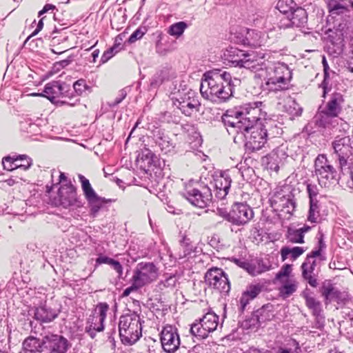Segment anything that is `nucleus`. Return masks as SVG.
<instances>
[{"label": "nucleus", "instance_id": "obj_1", "mask_svg": "<svg viewBox=\"0 0 353 353\" xmlns=\"http://www.w3.org/2000/svg\"><path fill=\"white\" fill-rule=\"evenodd\" d=\"M203 77L200 86L203 98L214 103H222L232 96L229 72L216 69L206 72Z\"/></svg>", "mask_w": 353, "mask_h": 353}, {"label": "nucleus", "instance_id": "obj_2", "mask_svg": "<svg viewBox=\"0 0 353 353\" xmlns=\"http://www.w3.org/2000/svg\"><path fill=\"white\" fill-rule=\"evenodd\" d=\"M119 332L121 343L125 345L135 344L142 336V326L139 315L126 314L119 318Z\"/></svg>", "mask_w": 353, "mask_h": 353}, {"label": "nucleus", "instance_id": "obj_3", "mask_svg": "<svg viewBox=\"0 0 353 353\" xmlns=\"http://www.w3.org/2000/svg\"><path fill=\"white\" fill-rule=\"evenodd\" d=\"M344 103L343 96L339 92H334L326 102L320 113L319 125L324 128H333L338 124L337 118L342 112Z\"/></svg>", "mask_w": 353, "mask_h": 353}, {"label": "nucleus", "instance_id": "obj_4", "mask_svg": "<svg viewBox=\"0 0 353 353\" xmlns=\"http://www.w3.org/2000/svg\"><path fill=\"white\" fill-rule=\"evenodd\" d=\"M275 279L279 284V296L286 299L294 294L298 290L299 282L292 274V265L284 264L275 276Z\"/></svg>", "mask_w": 353, "mask_h": 353}, {"label": "nucleus", "instance_id": "obj_5", "mask_svg": "<svg viewBox=\"0 0 353 353\" xmlns=\"http://www.w3.org/2000/svg\"><path fill=\"white\" fill-rule=\"evenodd\" d=\"M292 72L285 64H278L268 74L265 84L270 90L283 91L289 88Z\"/></svg>", "mask_w": 353, "mask_h": 353}, {"label": "nucleus", "instance_id": "obj_6", "mask_svg": "<svg viewBox=\"0 0 353 353\" xmlns=\"http://www.w3.org/2000/svg\"><path fill=\"white\" fill-rule=\"evenodd\" d=\"M314 172L321 187H329L336 179L337 171L325 154H319L316 158Z\"/></svg>", "mask_w": 353, "mask_h": 353}, {"label": "nucleus", "instance_id": "obj_7", "mask_svg": "<svg viewBox=\"0 0 353 353\" xmlns=\"http://www.w3.org/2000/svg\"><path fill=\"white\" fill-rule=\"evenodd\" d=\"M159 276V268L154 263L142 261L136 265L131 278L142 288L156 281Z\"/></svg>", "mask_w": 353, "mask_h": 353}, {"label": "nucleus", "instance_id": "obj_8", "mask_svg": "<svg viewBox=\"0 0 353 353\" xmlns=\"http://www.w3.org/2000/svg\"><path fill=\"white\" fill-rule=\"evenodd\" d=\"M219 324V317L214 312H209L199 320H196L190 327L192 335L200 339L207 338L210 333L214 332Z\"/></svg>", "mask_w": 353, "mask_h": 353}, {"label": "nucleus", "instance_id": "obj_9", "mask_svg": "<svg viewBox=\"0 0 353 353\" xmlns=\"http://www.w3.org/2000/svg\"><path fill=\"white\" fill-rule=\"evenodd\" d=\"M159 339L162 349L166 353H174L181 345V339L176 327L166 325L163 327Z\"/></svg>", "mask_w": 353, "mask_h": 353}, {"label": "nucleus", "instance_id": "obj_10", "mask_svg": "<svg viewBox=\"0 0 353 353\" xmlns=\"http://www.w3.org/2000/svg\"><path fill=\"white\" fill-rule=\"evenodd\" d=\"M205 282L220 292L228 293L230 284L227 274L219 268L212 267L205 274Z\"/></svg>", "mask_w": 353, "mask_h": 353}, {"label": "nucleus", "instance_id": "obj_11", "mask_svg": "<svg viewBox=\"0 0 353 353\" xmlns=\"http://www.w3.org/2000/svg\"><path fill=\"white\" fill-rule=\"evenodd\" d=\"M182 196L192 205L199 208L207 207L212 199V194L208 188H204L203 191H201L191 185H186Z\"/></svg>", "mask_w": 353, "mask_h": 353}, {"label": "nucleus", "instance_id": "obj_12", "mask_svg": "<svg viewBox=\"0 0 353 353\" xmlns=\"http://www.w3.org/2000/svg\"><path fill=\"white\" fill-rule=\"evenodd\" d=\"M221 119L229 133H244L246 127L243 123L241 109H229L222 115Z\"/></svg>", "mask_w": 353, "mask_h": 353}, {"label": "nucleus", "instance_id": "obj_13", "mask_svg": "<svg viewBox=\"0 0 353 353\" xmlns=\"http://www.w3.org/2000/svg\"><path fill=\"white\" fill-rule=\"evenodd\" d=\"M262 104V102L257 101L250 103L240 108L246 131L253 126L262 125L261 121L263 115Z\"/></svg>", "mask_w": 353, "mask_h": 353}, {"label": "nucleus", "instance_id": "obj_14", "mask_svg": "<svg viewBox=\"0 0 353 353\" xmlns=\"http://www.w3.org/2000/svg\"><path fill=\"white\" fill-rule=\"evenodd\" d=\"M319 290L325 305L332 302H336L338 304L344 303L349 299L348 293L346 291L339 290L330 280L325 281Z\"/></svg>", "mask_w": 353, "mask_h": 353}, {"label": "nucleus", "instance_id": "obj_15", "mask_svg": "<svg viewBox=\"0 0 353 353\" xmlns=\"http://www.w3.org/2000/svg\"><path fill=\"white\" fill-rule=\"evenodd\" d=\"M243 134L248 139L246 145L252 151L259 150L267 142V130L263 124L253 126Z\"/></svg>", "mask_w": 353, "mask_h": 353}, {"label": "nucleus", "instance_id": "obj_16", "mask_svg": "<svg viewBox=\"0 0 353 353\" xmlns=\"http://www.w3.org/2000/svg\"><path fill=\"white\" fill-rule=\"evenodd\" d=\"M270 205L275 211H285L286 213H291L295 208V203L283 188H279L273 193L270 199Z\"/></svg>", "mask_w": 353, "mask_h": 353}, {"label": "nucleus", "instance_id": "obj_17", "mask_svg": "<svg viewBox=\"0 0 353 353\" xmlns=\"http://www.w3.org/2000/svg\"><path fill=\"white\" fill-rule=\"evenodd\" d=\"M44 353H66L70 343L62 335L48 333L43 336Z\"/></svg>", "mask_w": 353, "mask_h": 353}, {"label": "nucleus", "instance_id": "obj_18", "mask_svg": "<svg viewBox=\"0 0 353 353\" xmlns=\"http://www.w3.org/2000/svg\"><path fill=\"white\" fill-rule=\"evenodd\" d=\"M252 209L246 203H236L230 210V223L235 225H244L254 217Z\"/></svg>", "mask_w": 353, "mask_h": 353}, {"label": "nucleus", "instance_id": "obj_19", "mask_svg": "<svg viewBox=\"0 0 353 353\" xmlns=\"http://www.w3.org/2000/svg\"><path fill=\"white\" fill-rule=\"evenodd\" d=\"M265 56L263 52L249 51L244 52L241 68H245L252 71H257L265 65Z\"/></svg>", "mask_w": 353, "mask_h": 353}, {"label": "nucleus", "instance_id": "obj_20", "mask_svg": "<svg viewBox=\"0 0 353 353\" xmlns=\"http://www.w3.org/2000/svg\"><path fill=\"white\" fill-rule=\"evenodd\" d=\"M60 205L67 208L74 205L77 201V188L72 184L63 185L58 190Z\"/></svg>", "mask_w": 353, "mask_h": 353}, {"label": "nucleus", "instance_id": "obj_21", "mask_svg": "<svg viewBox=\"0 0 353 353\" xmlns=\"http://www.w3.org/2000/svg\"><path fill=\"white\" fill-rule=\"evenodd\" d=\"M63 88L59 81H52L46 84L43 90V96L52 103L58 105L59 98L63 97Z\"/></svg>", "mask_w": 353, "mask_h": 353}, {"label": "nucleus", "instance_id": "obj_22", "mask_svg": "<svg viewBox=\"0 0 353 353\" xmlns=\"http://www.w3.org/2000/svg\"><path fill=\"white\" fill-rule=\"evenodd\" d=\"M334 153L339 155L352 156L353 148L349 136L336 137L332 143Z\"/></svg>", "mask_w": 353, "mask_h": 353}, {"label": "nucleus", "instance_id": "obj_23", "mask_svg": "<svg viewBox=\"0 0 353 353\" xmlns=\"http://www.w3.org/2000/svg\"><path fill=\"white\" fill-rule=\"evenodd\" d=\"M286 19L288 21L284 24L286 27H301L307 23V14L306 10L301 7L293 8Z\"/></svg>", "mask_w": 353, "mask_h": 353}, {"label": "nucleus", "instance_id": "obj_24", "mask_svg": "<svg viewBox=\"0 0 353 353\" xmlns=\"http://www.w3.org/2000/svg\"><path fill=\"white\" fill-rule=\"evenodd\" d=\"M263 286L258 284L249 285L240 298V307L244 310L249 303L254 299L262 291Z\"/></svg>", "mask_w": 353, "mask_h": 353}, {"label": "nucleus", "instance_id": "obj_25", "mask_svg": "<svg viewBox=\"0 0 353 353\" xmlns=\"http://www.w3.org/2000/svg\"><path fill=\"white\" fill-rule=\"evenodd\" d=\"M268 36L263 32L256 30H247L243 44L252 47H260L266 42Z\"/></svg>", "mask_w": 353, "mask_h": 353}, {"label": "nucleus", "instance_id": "obj_26", "mask_svg": "<svg viewBox=\"0 0 353 353\" xmlns=\"http://www.w3.org/2000/svg\"><path fill=\"white\" fill-rule=\"evenodd\" d=\"M44 353L43 337L39 339L34 336H28L23 343L21 353Z\"/></svg>", "mask_w": 353, "mask_h": 353}, {"label": "nucleus", "instance_id": "obj_27", "mask_svg": "<svg viewBox=\"0 0 353 353\" xmlns=\"http://www.w3.org/2000/svg\"><path fill=\"white\" fill-rule=\"evenodd\" d=\"M241 267L244 269L249 274L255 276L269 270L262 260H256L251 262L244 261L241 263Z\"/></svg>", "mask_w": 353, "mask_h": 353}, {"label": "nucleus", "instance_id": "obj_28", "mask_svg": "<svg viewBox=\"0 0 353 353\" xmlns=\"http://www.w3.org/2000/svg\"><path fill=\"white\" fill-rule=\"evenodd\" d=\"M306 249L303 247H290L283 246L280 250L281 259L282 261H285L288 259L292 261L296 260L300 256H301Z\"/></svg>", "mask_w": 353, "mask_h": 353}, {"label": "nucleus", "instance_id": "obj_29", "mask_svg": "<svg viewBox=\"0 0 353 353\" xmlns=\"http://www.w3.org/2000/svg\"><path fill=\"white\" fill-rule=\"evenodd\" d=\"M57 313L46 306L39 307L35 310L34 318L43 323H49L57 317Z\"/></svg>", "mask_w": 353, "mask_h": 353}, {"label": "nucleus", "instance_id": "obj_30", "mask_svg": "<svg viewBox=\"0 0 353 353\" xmlns=\"http://www.w3.org/2000/svg\"><path fill=\"white\" fill-rule=\"evenodd\" d=\"M302 296L305 299L306 307L311 310L312 315L315 316H319L322 312V305L320 301L305 292H303Z\"/></svg>", "mask_w": 353, "mask_h": 353}, {"label": "nucleus", "instance_id": "obj_31", "mask_svg": "<svg viewBox=\"0 0 353 353\" xmlns=\"http://www.w3.org/2000/svg\"><path fill=\"white\" fill-rule=\"evenodd\" d=\"M87 323L88 325L86 326L85 331L92 338L94 336L96 332H101L104 329L103 322L94 314L90 316Z\"/></svg>", "mask_w": 353, "mask_h": 353}, {"label": "nucleus", "instance_id": "obj_32", "mask_svg": "<svg viewBox=\"0 0 353 353\" xmlns=\"http://www.w3.org/2000/svg\"><path fill=\"white\" fill-rule=\"evenodd\" d=\"M154 137L156 142L161 148V150L165 152L170 151L171 148H174L173 142L170 139L168 135L162 130L156 131Z\"/></svg>", "mask_w": 353, "mask_h": 353}, {"label": "nucleus", "instance_id": "obj_33", "mask_svg": "<svg viewBox=\"0 0 353 353\" xmlns=\"http://www.w3.org/2000/svg\"><path fill=\"white\" fill-rule=\"evenodd\" d=\"M96 263L98 265L108 264L110 265L118 274V276L121 277L123 274V266L119 261L114 260L106 256L100 254L96 259Z\"/></svg>", "mask_w": 353, "mask_h": 353}, {"label": "nucleus", "instance_id": "obj_34", "mask_svg": "<svg viewBox=\"0 0 353 353\" xmlns=\"http://www.w3.org/2000/svg\"><path fill=\"white\" fill-rule=\"evenodd\" d=\"M349 8H353V0H341L336 4L332 3L331 7L328 8V10L332 14L339 15L347 12Z\"/></svg>", "mask_w": 353, "mask_h": 353}, {"label": "nucleus", "instance_id": "obj_35", "mask_svg": "<svg viewBox=\"0 0 353 353\" xmlns=\"http://www.w3.org/2000/svg\"><path fill=\"white\" fill-rule=\"evenodd\" d=\"M199 103L197 100L183 101L179 103V108L187 117H191L199 111Z\"/></svg>", "mask_w": 353, "mask_h": 353}, {"label": "nucleus", "instance_id": "obj_36", "mask_svg": "<svg viewBox=\"0 0 353 353\" xmlns=\"http://www.w3.org/2000/svg\"><path fill=\"white\" fill-rule=\"evenodd\" d=\"M227 52L228 54L225 55L228 57V61L234 64L235 66L241 68L245 51L238 48H230Z\"/></svg>", "mask_w": 353, "mask_h": 353}, {"label": "nucleus", "instance_id": "obj_37", "mask_svg": "<svg viewBox=\"0 0 353 353\" xmlns=\"http://www.w3.org/2000/svg\"><path fill=\"white\" fill-rule=\"evenodd\" d=\"M92 213H97L102 205L106 203V200L97 195L95 192L89 196L85 197Z\"/></svg>", "mask_w": 353, "mask_h": 353}, {"label": "nucleus", "instance_id": "obj_38", "mask_svg": "<svg viewBox=\"0 0 353 353\" xmlns=\"http://www.w3.org/2000/svg\"><path fill=\"white\" fill-rule=\"evenodd\" d=\"M14 169L28 170L32 165L31 159L26 154L17 155L14 159Z\"/></svg>", "mask_w": 353, "mask_h": 353}, {"label": "nucleus", "instance_id": "obj_39", "mask_svg": "<svg viewBox=\"0 0 353 353\" xmlns=\"http://www.w3.org/2000/svg\"><path fill=\"white\" fill-rule=\"evenodd\" d=\"M187 28L188 25L185 22L179 21L171 25L169 27L168 33L171 36L178 38L183 34Z\"/></svg>", "mask_w": 353, "mask_h": 353}, {"label": "nucleus", "instance_id": "obj_40", "mask_svg": "<svg viewBox=\"0 0 353 353\" xmlns=\"http://www.w3.org/2000/svg\"><path fill=\"white\" fill-rule=\"evenodd\" d=\"M286 239L292 243H305L303 234L298 229H289L286 234Z\"/></svg>", "mask_w": 353, "mask_h": 353}, {"label": "nucleus", "instance_id": "obj_41", "mask_svg": "<svg viewBox=\"0 0 353 353\" xmlns=\"http://www.w3.org/2000/svg\"><path fill=\"white\" fill-rule=\"evenodd\" d=\"M319 201H310V209L308 212L307 220L311 223H316L319 216Z\"/></svg>", "mask_w": 353, "mask_h": 353}, {"label": "nucleus", "instance_id": "obj_42", "mask_svg": "<svg viewBox=\"0 0 353 353\" xmlns=\"http://www.w3.org/2000/svg\"><path fill=\"white\" fill-rule=\"evenodd\" d=\"M78 178L81 183V188H82L83 192L84 194L85 198L95 193V191L92 188V187L90 183V181L88 179H86L82 174H79Z\"/></svg>", "mask_w": 353, "mask_h": 353}, {"label": "nucleus", "instance_id": "obj_43", "mask_svg": "<svg viewBox=\"0 0 353 353\" xmlns=\"http://www.w3.org/2000/svg\"><path fill=\"white\" fill-rule=\"evenodd\" d=\"M194 252V247L191 243L183 240L179 244V258H185Z\"/></svg>", "mask_w": 353, "mask_h": 353}, {"label": "nucleus", "instance_id": "obj_44", "mask_svg": "<svg viewBox=\"0 0 353 353\" xmlns=\"http://www.w3.org/2000/svg\"><path fill=\"white\" fill-rule=\"evenodd\" d=\"M292 3V0H279L277 3L276 8L279 12L283 14L285 16V17L287 18L288 15H289L291 10L293 9V7L290 6V4Z\"/></svg>", "mask_w": 353, "mask_h": 353}, {"label": "nucleus", "instance_id": "obj_45", "mask_svg": "<svg viewBox=\"0 0 353 353\" xmlns=\"http://www.w3.org/2000/svg\"><path fill=\"white\" fill-rule=\"evenodd\" d=\"M316 266V261H313L312 263L305 261L301 265V271L303 278L314 275V271Z\"/></svg>", "mask_w": 353, "mask_h": 353}, {"label": "nucleus", "instance_id": "obj_46", "mask_svg": "<svg viewBox=\"0 0 353 353\" xmlns=\"http://www.w3.org/2000/svg\"><path fill=\"white\" fill-rule=\"evenodd\" d=\"M322 63L323 65V70H324V80L322 81V83L321 84V87L323 88L322 97L325 98V95L327 94V83L326 82V79L329 77L328 70H330V67L328 65V63H327L325 57H323Z\"/></svg>", "mask_w": 353, "mask_h": 353}, {"label": "nucleus", "instance_id": "obj_47", "mask_svg": "<svg viewBox=\"0 0 353 353\" xmlns=\"http://www.w3.org/2000/svg\"><path fill=\"white\" fill-rule=\"evenodd\" d=\"M74 92L78 96H81L88 88L86 81L83 79L76 81L73 84Z\"/></svg>", "mask_w": 353, "mask_h": 353}, {"label": "nucleus", "instance_id": "obj_48", "mask_svg": "<svg viewBox=\"0 0 353 353\" xmlns=\"http://www.w3.org/2000/svg\"><path fill=\"white\" fill-rule=\"evenodd\" d=\"M109 308V305L107 303H98L96 307V310H98V314L96 316L104 322Z\"/></svg>", "mask_w": 353, "mask_h": 353}, {"label": "nucleus", "instance_id": "obj_49", "mask_svg": "<svg viewBox=\"0 0 353 353\" xmlns=\"http://www.w3.org/2000/svg\"><path fill=\"white\" fill-rule=\"evenodd\" d=\"M14 159L15 156L5 157L2 159L3 169L8 171H12L14 169Z\"/></svg>", "mask_w": 353, "mask_h": 353}, {"label": "nucleus", "instance_id": "obj_50", "mask_svg": "<svg viewBox=\"0 0 353 353\" xmlns=\"http://www.w3.org/2000/svg\"><path fill=\"white\" fill-rule=\"evenodd\" d=\"M349 48L350 51L347 63L349 70L353 72V30L350 36Z\"/></svg>", "mask_w": 353, "mask_h": 353}, {"label": "nucleus", "instance_id": "obj_51", "mask_svg": "<svg viewBox=\"0 0 353 353\" xmlns=\"http://www.w3.org/2000/svg\"><path fill=\"white\" fill-rule=\"evenodd\" d=\"M307 192L308 193L310 201H318L316 196L319 194V189L316 185L307 184Z\"/></svg>", "mask_w": 353, "mask_h": 353}, {"label": "nucleus", "instance_id": "obj_52", "mask_svg": "<svg viewBox=\"0 0 353 353\" xmlns=\"http://www.w3.org/2000/svg\"><path fill=\"white\" fill-rule=\"evenodd\" d=\"M130 282L131 285L123 290L122 293L123 297H127L130 294V293L136 292L139 289L141 288L132 278L130 279Z\"/></svg>", "mask_w": 353, "mask_h": 353}, {"label": "nucleus", "instance_id": "obj_53", "mask_svg": "<svg viewBox=\"0 0 353 353\" xmlns=\"http://www.w3.org/2000/svg\"><path fill=\"white\" fill-rule=\"evenodd\" d=\"M145 32L141 30V28L137 29L128 38V42L129 43H133L136 42L137 40L141 39L143 35L145 34Z\"/></svg>", "mask_w": 353, "mask_h": 353}, {"label": "nucleus", "instance_id": "obj_54", "mask_svg": "<svg viewBox=\"0 0 353 353\" xmlns=\"http://www.w3.org/2000/svg\"><path fill=\"white\" fill-rule=\"evenodd\" d=\"M116 53L114 51L110 48L108 50L105 51L101 58V61L103 63H106L109 61Z\"/></svg>", "mask_w": 353, "mask_h": 353}, {"label": "nucleus", "instance_id": "obj_55", "mask_svg": "<svg viewBox=\"0 0 353 353\" xmlns=\"http://www.w3.org/2000/svg\"><path fill=\"white\" fill-rule=\"evenodd\" d=\"M337 157L339 164V167L340 168L341 172H343L344 168L347 165V159L350 158L351 156L339 155Z\"/></svg>", "mask_w": 353, "mask_h": 353}, {"label": "nucleus", "instance_id": "obj_56", "mask_svg": "<svg viewBox=\"0 0 353 353\" xmlns=\"http://www.w3.org/2000/svg\"><path fill=\"white\" fill-rule=\"evenodd\" d=\"M224 181H225V185L224 186L222 185V182H221L220 186H219V185H218V183H219L218 181L216 183V188L219 189L220 191H221V190L223 191V196L227 195V194L228 192V190L230 189V183H228V181H226L225 179H224Z\"/></svg>", "mask_w": 353, "mask_h": 353}, {"label": "nucleus", "instance_id": "obj_57", "mask_svg": "<svg viewBox=\"0 0 353 353\" xmlns=\"http://www.w3.org/2000/svg\"><path fill=\"white\" fill-rule=\"evenodd\" d=\"M218 214L222 216L223 219H225L226 221L230 223V211L228 212L225 209L218 208H217Z\"/></svg>", "mask_w": 353, "mask_h": 353}, {"label": "nucleus", "instance_id": "obj_58", "mask_svg": "<svg viewBox=\"0 0 353 353\" xmlns=\"http://www.w3.org/2000/svg\"><path fill=\"white\" fill-rule=\"evenodd\" d=\"M121 41H122V38H121L119 36L117 37L115 39L114 44L113 45V46L111 47V48L114 51V52L116 54L121 50Z\"/></svg>", "mask_w": 353, "mask_h": 353}, {"label": "nucleus", "instance_id": "obj_59", "mask_svg": "<svg viewBox=\"0 0 353 353\" xmlns=\"http://www.w3.org/2000/svg\"><path fill=\"white\" fill-rule=\"evenodd\" d=\"M43 19L44 17L41 18L39 21L37 23L36 29L32 32V34L29 36L28 38L34 37L37 35L43 28Z\"/></svg>", "mask_w": 353, "mask_h": 353}, {"label": "nucleus", "instance_id": "obj_60", "mask_svg": "<svg viewBox=\"0 0 353 353\" xmlns=\"http://www.w3.org/2000/svg\"><path fill=\"white\" fill-rule=\"evenodd\" d=\"M305 280L307 281L309 285L313 288H316L318 285L317 279L314 275H311L309 276H307L305 278H303Z\"/></svg>", "mask_w": 353, "mask_h": 353}, {"label": "nucleus", "instance_id": "obj_61", "mask_svg": "<svg viewBox=\"0 0 353 353\" xmlns=\"http://www.w3.org/2000/svg\"><path fill=\"white\" fill-rule=\"evenodd\" d=\"M55 9V6L52 4H46L43 9L39 12V17L41 16L44 13L48 12L50 10H54Z\"/></svg>", "mask_w": 353, "mask_h": 353}, {"label": "nucleus", "instance_id": "obj_62", "mask_svg": "<svg viewBox=\"0 0 353 353\" xmlns=\"http://www.w3.org/2000/svg\"><path fill=\"white\" fill-rule=\"evenodd\" d=\"M79 104H80V99H76L73 102L59 100V103L58 105H67L71 107H74Z\"/></svg>", "mask_w": 353, "mask_h": 353}, {"label": "nucleus", "instance_id": "obj_63", "mask_svg": "<svg viewBox=\"0 0 353 353\" xmlns=\"http://www.w3.org/2000/svg\"><path fill=\"white\" fill-rule=\"evenodd\" d=\"M321 252L322 250L319 249L314 250L307 255V258H316L320 256L321 254Z\"/></svg>", "mask_w": 353, "mask_h": 353}, {"label": "nucleus", "instance_id": "obj_64", "mask_svg": "<svg viewBox=\"0 0 353 353\" xmlns=\"http://www.w3.org/2000/svg\"><path fill=\"white\" fill-rule=\"evenodd\" d=\"M325 248V243L323 241V234H320V236L319 237L318 241V249L323 250Z\"/></svg>", "mask_w": 353, "mask_h": 353}]
</instances>
